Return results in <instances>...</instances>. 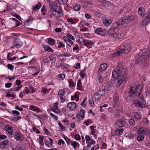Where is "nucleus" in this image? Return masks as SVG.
I'll return each instance as SVG.
<instances>
[{
	"mask_svg": "<svg viewBox=\"0 0 150 150\" xmlns=\"http://www.w3.org/2000/svg\"><path fill=\"white\" fill-rule=\"evenodd\" d=\"M149 50L146 49H143L139 54V57L135 61L136 64H142L149 57Z\"/></svg>",
	"mask_w": 150,
	"mask_h": 150,
	"instance_id": "obj_1",
	"label": "nucleus"
},
{
	"mask_svg": "<svg viewBox=\"0 0 150 150\" xmlns=\"http://www.w3.org/2000/svg\"><path fill=\"white\" fill-rule=\"evenodd\" d=\"M124 48L121 50L117 51L116 52H115L114 54V56H119L120 55L121 53H128L131 50V47L130 44H125L124 45Z\"/></svg>",
	"mask_w": 150,
	"mask_h": 150,
	"instance_id": "obj_2",
	"label": "nucleus"
},
{
	"mask_svg": "<svg viewBox=\"0 0 150 150\" xmlns=\"http://www.w3.org/2000/svg\"><path fill=\"white\" fill-rule=\"evenodd\" d=\"M124 24V22L122 18H121L117 20L116 22L113 23L112 25V29L114 30L115 29H117L118 26L121 25H123Z\"/></svg>",
	"mask_w": 150,
	"mask_h": 150,
	"instance_id": "obj_3",
	"label": "nucleus"
},
{
	"mask_svg": "<svg viewBox=\"0 0 150 150\" xmlns=\"http://www.w3.org/2000/svg\"><path fill=\"white\" fill-rule=\"evenodd\" d=\"M123 21V22L124 24H126L129 23L135 19V18L133 16H126L125 17L122 18Z\"/></svg>",
	"mask_w": 150,
	"mask_h": 150,
	"instance_id": "obj_4",
	"label": "nucleus"
},
{
	"mask_svg": "<svg viewBox=\"0 0 150 150\" xmlns=\"http://www.w3.org/2000/svg\"><path fill=\"white\" fill-rule=\"evenodd\" d=\"M127 74L125 73L123 74L119 78L117 82L119 86H120L123 82L125 81L126 79Z\"/></svg>",
	"mask_w": 150,
	"mask_h": 150,
	"instance_id": "obj_5",
	"label": "nucleus"
},
{
	"mask_svg": "<svg viewBox=\"0 0 150 150\" xmlns=\"http://www.w3.org/2000/svg\"><path fill=\"white\" fill-rule=\"evenodd\" d=\"M127 74L125 73L123 74L119 78L117 82L119 86H120L123 82L125 81L126 79Z\"/></svg>",
	"mask_w": 150,
	"mask_h": 150,
	"instance_id": "obj_6",
	"label": "nucleus"
},
{
	"mask_svg": "<svg viewBox=\"0 0 150 150\" xmlns=\"http://www.w3.org/2000/svg\"><path fill=\"white\" fill-rule=\"evenodd\" d=\"M114 70L112 72V75L113 77L115 79L118 78L121 75L122 71L121 70L117 69Z\"/></svg>",
	"mask_w": 150,
	"mask_h": 150,
	"instance_id": "obj_7",
	"label": "nucleus"
},
{
	"mask_svg": "<svg viewBox=\"0 0 150 150\" xmlns=\"http://www.w3.org/2000/svg\"><path fill=\"white\" fill-rule=\"evenodd\" d=\"M76 107V105L75 102H70L67 103V107L69 108L70 111L75 110Z\"/></svg>",
	"mask_w": 150,
	"mask_h": 150,
	"instance_id": "obj_8",
	"label": "nucleus"
},
{
	"mask_svg": "<svg viewBox=\"0 0 150 150\" xmlns=\"http://www.w3.org/2000/svg\"><path fill=\"white\" fill-rule=\"evenodd\" d=\"M107 67V66L105 63H103L101 64L98 70V73L100 74L104 71Z\"/></svg>",
	"mask_w": 150,
	"mask_h": 150,
	"instance_id": "obj_9",
	"label": "nucleus"
},
{
	"mask_svg": "<svg viewBox=\"0 0 150 150\" xmlns=\"http://www.w3.org/2000/svg\"><path fill=\"white\" fill-rule=\"evenodd\" d=\"M13 43L14 44L13 47H16L17 48L20 47L22 46V43L20 39L19 38L16 39Z\"/></svg>",
	"mask_w": 150,
	"mask_h": 150,
	"instance_id": "obj_10",
	"label": "nucleus"
},
{
	"mask_svg": "<svg viewBox=\"0 0 150 150\" xmlns=\"http://www.w3.org/2000/svg\"><path fill=\"white\" fill-rule=\"evenodd\" d=\"M116 125L118 127L124 126L126 125L125 120L124 119H119Z\"/></svg>",
	"mask_w": 150,
	"mask_h": 150,
	"instance_id": "obj_11",
	"label": "nucleus"
},
{
	"mask_svg": "<svg viewBox=\"0 0 150 150\" xmlns=\"http://www.w3.org/2000/svg\"><path fill=\"white\" fill-rule=\"evenodd\" d=\"M129 97H132L134 94L135 95L136 94V90L134 89V88L133 87H131L130 88L129 91L128 92Z\"/></svg>",
	"mask_w": 150,
	"mask_h": 150,
	"instance_id": "obj_12",
	"label": "nucleus"
},
{
	"mask_svg": "<svg viewBox=\"0 0 150 150\" xmlns=\"http://www.w3.org/2000/svg\"><path fill=\"white\" fill-rule=\"evenodd\" d=\"M137 133L139 134H148L147 130L146 128L141 127L139 128L137 131Z\"/></svg>",
	"mask_w": 150,
	"mask_h": 150,
	"instance_id": "obj_13",
	"label": "nucleus"
},
{
	"mask_svg": "<svg viewBox=\"0 0 150 150\" xmlns=\"http://www.w3.org/2000/svg\"><path fill=\"white\" fill-rule=\"evenodd\" d=\"M150 22V13H149L147 15V16L145 18L144 20L143 21V25H147L149 22Z\"/></svg>",
	"mask_w": 150,
	"mask_h": 150,
	"instance_id": "obj_14",
	"label": "nucleus"
},
{
	"mask_svg": "<svg viewBox=\"0 0 150 150\" xmlns=\"http://www.w3.org/2000/svg\"><path fill=\"white\" fill-rule=\"evenodd\" d=\"M134 117L136 120L138 121L140 120L141 119L142 115L140 112H134Z\"/></svg>",
	"mask_w": 150,
	"mask_h": 150,
	"instance_id": "obj_15",
	"label": "nucleus"
},
{
	"mask_svg": "<svg viewBox=\"0 0 150 150\" xmlns=\"http://www.w3.org/2000/svg\"><path fill=\"white\" fill-rule=\"evenodd\" d=\"M15 138L18 141H22L23 138L22 136L19 134L18 132H16L15 133Z\"/></svg>",
	"mask_w": 150,
	"mask_h": 150,
	"instance_id": "obj_16",
	"label": "nucleus"
},
{
	"mask_svg": "<svg viewBox=\"0 0 150 150\" xmlns=\"http://www.w3.org/2000/svg\"><path fill=\"white\" fill-rule=\"evenodd\" d=\"M134 89L136 90V94L138 95L139 97L140 96V93L142 92V86L139 85L137 86L136 88H134Z\"/></svg>",
	"mask_w": 150,
	"mask_h": 150,
	"instance_id": "obj_17",
	"label": "nucleus"
},
{
	"mask_svg": "<svg viewBox=\"0 0 150 150\" xmlns=\"http://www.w3.org/2000/svg\"><path fill=\"white\" fill-rule=\"evenodd\" d=\"M4 128L11 135L13 134V130L11 127L8 125H6L4 127Z\"/></svg>",
	"mask_w": 150,
	"mask_h": 150,
	"instance_id": "obj_18",
	"label": "nucleus"
},
{
	"mask_svg": "<svg viewBox=\"0 0 150 150\" xmlns=\"http://www.w3.org/2000/svg\"><path fill=\"white\" fill-rule=\"evenodd\" d=\"M103 22L104 25H110L112 22V20L111 19L108 20L106 18H104L103 19Z\"/></svg>",
	"mask_w": 150,
	"mask_h": 150,
	"instance_id": "obj_19",
	"label": "nucleus"
},
{
	"mask_svg": "<svg viewBox=\"0 0 150 150\" xmlns=\"http://www.w3.org/2000/svg\"><path fill=\"white\" fill-rule=\"evenodd\" d=\"M108 33L112 37L114 38L115 35V34L116 33L115 32V30L114 29L111 28L108 31Z\"/></svg>",
	"mask_w": 150,
	"mask_h": 150,
	"instance_id": "obj_20",
	"label": "nucleus"
},
{
	"mask_svg": "<svg viewBox=\"0 0 150 150\" xmlns=\"http://www.w3.org/2000/svg\"><path fill=\"white\" fill-rule=\"evenodd\" d=\"M9 142L8 140H5L4 142L0 143V147L1 149H4L6 145L9 144L8 142Z\"/></svg>",
	"mask_w": 150,
	"mask_h": 150,
	"instance_id": "obj_21",
	"label": "nucleus"
},
{
	"mask_svg": "<svg viewBox=\"0 0 150 150\" xmlns=\"http://www.w3.org/2000/svg\"><path fill=\"white\" fill-rule=\"evenodd\" d=\"M41 6V4L40 3H39L35 6H33L32 8L33 11H36L40 9Z\"/></svg>",
	"mask_w": 150,
	"mask_h": 150,
	"instance_id": "obj_22",
	"label": "nucleus"
},
{
	"mask_svg": "<svg viewBox=\"0 0 150 150\" xmlns=\"http://www.w3.org/2000/svg\"><path fill=\"white\" fill-rule=\"evenodd\" d=\"M124 36V34L123 33H116L115 35L114 38L117 39H121Z\"/></svg>",
	"mask_w": 150,
	"mask_h": 150,
	"instance_id": "obj_23",
	"label": "nucleus"
},
{
	"mask_svg": "<svg viewBox=\"0 0 150 150\" xmlns=\"http://www.w3.org/2000/svg\"><path fill=\"white\" fill-rule=\"evenodd\" d=\"M144 9L141 7H139L138 9V13L142 16H143L145 14Z\"/></svg>",
	"mask_w": 150,
	"mask_h": 150,
	"instance_id": "obj_24",
	"label": "nucleus"
},
{
	"mask_svg": "<svg viewBox=\"0 0 150 150\" xmlns=\"http://www.w3.org/2000/svg\"><path fill=\"white\" fill-rule=\"evenodd\" d=\"M63 39L67 43H68V42H69L71 45H74V42H73V41L71 40L70 39H69L67 37H66L65 36L63 38Z\"/></svg>",
	"mask_w": 150,
	"mask_h": 150,
	"instance_id": "obj_25",
	"label": "nucleus"
},
{
	"mask_svg": "<svg viewBox=\"0 0 150 150\" xmlns=\"http://www.w3.org/2000/svg\"><path fill=\"white\" fill-rule=\"evenodd\" d=\"M123 129H117L115 131V133L116 135H120L122 133Z\"/></svg>",
	"mask_w": 150,
	"mask_h": 150,
	"instance_id": "obj_26",
	"label": "nucleus"
},
{
	"mask_svg": "<svg viewBox=\"0 0 150 150\" xmlns=\"http://www.w3.org/2000/svg\"><path fill=\"white\" fill-rule=\"evenodd\" d=\"M62 135L63 137L64 138L67 144L68 145H69L70 144H71L72 141H71L68 137L64 135L63 134H62Z\"/></svg>",
	"mask_w": 150,
	"mask_h": 150,
	"instance_id": "obj_27",
	"label": "nucleus"
},
{
	"mask_svg": "<svg viewBox=\"0 0 150 150\" xmlns=\"http://www.w3.org/2000/svg\"><path fill=\"white\" fill-rule=\"evenodd\" d=\"M108 90L105 89H101L99 90L98 91V92L99 93L100 95V96H101L104 95L105 93V92L107 91Z\"/></svg>",
	"mask_w": 150,
	"mask_h": 150,
	"instance_id": "obj_28",
	"label": "nucleus"
},
{
	"mask_svg": "<svg viewBox=\"0 0 150 150\" xmlns=\"http://www.w3.org/2000/svg\"><path fill=\"white\" fill-rule=\"evenodd\" d=\"M93 97L95 100H98L101 97L98 91L94 94Z\"/></svg>",
	"mask_w": 150,
	"mask_h": 150,
	"instance_id": "obj_29",
	"label": "nucleus"
},
{
	"mask_svg": "<svg viewBox=\"0 0 150 150\" xmlns=\"http://www.w3.org/2000/svg\"><path fill=\"white\" fill-rule=\"evenodd\" d=\"M43 47L45 50L46 51L51 52L53 51V50L48 46H47L45 45H44Z\"/></svg>",
	"mask_w": 150,
	"mask_h": 150,
	"instance_id": "obj_30",
	"label": "nucleus"
},
{
	"mask_svg": "<svg viewBox=\"0 0 150 150\" xmlns=\"http://www.w3.org/2000/svg\"><path fill=\"white\" fill-rule=\"evenodd\" d=\"M48 42L51 45H53L55 43V40L54 39L50 38L48 39Z\"/></svg>",
	"mask_w": 150,
	"mask_h": 150,
	"instance_id": "obj_31",
	"label": "nucleus"
},
{
	"mask_svg": "<svg viewBox=\"0 0 150 150\" xmlns=\"http://www.w3.org/2000/svg\"><path fill=\"white\" fill-rule=\"evenodd\" d=\"M65 93V91L64 90H60L58 92V95L59 97L63 96Z\"/></svg>",
	"mask_w": 150,
	"mask_h": 150,
	"instance_id": "obj_32",
	"label": "nucleus"
},
{
	"mask_svg": "<svg viewBox=\"0 0 150 150\" xmlns=\"http://www.w3.org/2000/svg\"><path fill=\"white\" fill-rule=\"evenodd\" d=\"M132 103L137 107H139V105H140V102L137 100H133L132 101Z\"/></svg>",
	"mask_w": 150,
	"mask_h": 150,
	"instance_id": "obj_33",
	"label": "nucleus"
},
{
	"mask_svg": "<svg viewBox=\"0 0 150 150\" xmlns=\"http://www.w3.org/2000/svg\"><path fill=\"white\" fill-rule=\"evenodd\" d=\"M71 146H73L74 149H75L77 146L78 148L79 147V144L77 143L76 142L74 141H72L71 143Z\"/></svg>",
	"mask_w": 150,
	"mask_h": 150,
	"instance_id": "obj_34",
	"label": "nucleus"
},
{
	"mask_svg": "<svg viewBox=\"0 0 150 150\" xmlns=\"http://www.w3.org/2000/svg\"><path fill=\"white\" fill-rule=\"evenodd\" d=\"M123 69L124 68L122 63H119L118 64L117 69H118L122 71V70H123Z\"/></svg>",
	"mask_w": 150,
	"mask_h": 150,
	"instance_id": "obj_35",
	"label": "nucleus"
},
{
	"mask_svg": "<svg viewBox=\"0 0 150 150\" xmlns=\"http://www.w3.org/2000/svg\"><path fill=\"white\" fill-rule=\"evenodd\" d=\"M85 113V111L84 110H81L80 111L79 113V115L80 116L81 118H83L84 117V114Z\"/></svg>",
	"mask_w": 150,
	"mask_h": 150,
	"instance_id": "obj_36",
	"label": "nucleus"
},
{
	"mask_svg": "<svg viewBox=\"0 0 150 150\" xmlns=\"http://www.w3.org/2000/svg\"><path fill=\"white\" fill-rule=\"evenodd\" d=\"M129 123L130 125L132 126H134L136 125L134 120L132 119H129Z\"/></svg>",
	"mask_w": 150,
	"mask_h": 150,
	"instance_id": "obj_37",
	"label": "nucleus"
},
{
	"mask_svg": "<svg viewBox=\"0 0 150 150\" xmlns=\"http://www.w3.org/2000/svg\"><path fill=\"white\" fill-rule=\"evenodd\" d=\"M109 2L106 1H104L102 2V4L103 6L106 7L109 6Z\"/></svg>",
	"mask_w": 150,
	"mask_h": 150,
	"instance_id": "obj_38",
	"label": "nucleus"
},
{
	"mask_svg": "<svg viewBox=\"0 0 150 150\" xmlns=\"http://www.w3.org/2000/svg\"><path fill=\"white\" fill-rule=\"evenodd\" d=\"M144 138V136L143 135H139L137 137V140L138 141H142Z\"/></svg>",
	"mask_w": 150,
	"mask_h": 150,
	"instance_id": "obj_39",
	"label": "nucleus"
},
{
	"mask_svg": "<svg viewBox=\"0 0 150 150\" xmlns=\"http://www.w3.org/2000/svg\"><path fill=\"white\" fill-rule=\"evenodd\" d=\"M81 7L78 4H76L74 7V9L76 11H78L79 10Z\"/></svg>",
	"mask_w": 150,
	"mask_h": 150,
	"instance_id": "obj_40",
	"label": "nucleus"
},
{
	"mask_svg": "<svg viewBox=\"0 0 150 150\" xmlns=\"http://www.w3.org/2000/svg\"><path fill=\"white\" fill-rule=\"evenodd\" d=\"M52 15L56 16V13H54L51 9L49 12V16L50 18H52Z\"/></svg>",
	"mask_w": 150,
	"mask_h": 150,
	"instance_id": "obj_41",
	"label": "nucleus"
},
{
	"mask_svg": "<svg viewBox=\"0 0 150 150\" xmlns=\"http://www.w3.org/2000/svg\"><path fill=\"white\" fill-rule=\"evenodd\" d=\"M85 69L81 71L80 75L81 77L82 78H83L84 77L86 76L85 72Z\"/></svg>",
	"mask_w": 150,
	"mask_h": 150,
	"instance_id": "obj_42",
	"label": "nucleus"
},
{
	"mask_svg": "<svg viewBox=\"0 0 150 150\" xmlns=\"http://www.w3.org/2000/svg\"><path fill=\"white\" fill-rule=\"evenodd\" d=\"M69 85L70 87H74L75 86V84L74 83L73 81H69Z\"/></svg>",
	"mask_w": 150,
	"mask_h": 150,
	"instance_id": "obj_43",
	"label": "nucleus"
},
{
	"mask_svg": "<svg viewBox=\"0 0 150 150\" xmlns=\"http://www.w3.org/2000/svg\"><path fill=\"white\" fill-rule=\"evenodd\" d=\"M79 97V96L78 94H76L74 96H71V99L72 100H74L75 99H77Z\"/></svg>",
	"mask_w": 150,
	"mask_h": 150,
	"instance_id": "obj_44",
	"label": "nucleus"
},
{
	"mask_svg": "<svg viewBox=\"0 0 150 150\" xmlns=\"http://www.w3.org/2000/svg\"><path fill=\"white\" fill-rule=\"evenodd\" d=\"M87 143H89V141H91V139L90 137L88 135H86L85 137Z\"/></svg>",
	"mask_w": 150,
	"mask_h": 150,
	"instance_id": "obj_45",
	"label": "nucleus"
},
{
	"mask_svg": "<svg viewBox=\"0 0 150 150\" xmlns=\"http://www.w3.org/2000/svg\"><path fill=\"white\" fill-rule=\"evenodd\" d=\"M51 61H53L55 60L56 58L55 55L53 54H51L49 57Z\"/></svg>",
	"mask_w": 150,
	"mask_h": 150,
	"instance_id": "obj_46",
	"label": "nucleus"
},
{
	"mask_svg": "<svg viewBox=\"0 0 150 150\" xmlns=\"http://www.w3.org/2000/svg\"><path fill=\"white\" fill-rule=\"evenodd\" d=\"M100 32L97 33V34L100 35H105V33L103 31L102 28H100Z\"/></svg>",
	"mask_w": 150,
	"mask_h": 150,
	"instance_id": "obj_47",
	"label": "nucleus"
},
{
	"mask_svg": "<svg viewBox=\"0 0 150 150\" xmlns=\"http://www.w3.org/2000/svg\"><path fill=\"white\" fill-rule=\"evenodd\" d=\"M87 42H85V45L86 46H88L89 45H93V43L92 41H90L88 42L89 40H87Z\"/></svg>",
	"mask_w": 150,
	"mask_h": 150,
	"instance_id": "obj_48",
	"label": "nucleus"
},
{
	"mask_svg": "<svg viewBox=\"0 0 150 150\" xmlns=\"http://www.w3.org/2000/svg\"><path fill=\"white\" fill-rule=\"evenodd\" d=\"M59 45L58 46V47L59 48L61 47H65V45L62 42H60L59 43Z\"/></svg>",
	"mask_w": 150,
	"mask_h": 150,
	"instance_id": "obj_49",
	"label": "nucleus"
},
{
	"mask_svg": "<svg viewBox=\"0 0 150 150\" xmlns=\"http://www.w3.org/2000/svg\"><path fill=\"white\" fill-rule=\"evenodd\" d=\"M7 66L8 69H10L11 70H13L14 68L13 66L10 64H8Z\"/></svg>",
	"mask_w": 150,
	"mask_h": 150,
	"instance_id": "obj_50",
	"label": "nucleus"
},
{
	"mask_svg": "<svg viewBox=\"0 0 150 150\" xmlns=\"http://www.w3.org/2000/svg\"><path fill=\"white\" fill-rule=\"evenodd\" d=\"M127 137L129 139H133L134 137V135L132 134H129L127 135Z\"/></svg>",
	"mask_w": 150,
	"mask_h": 150,
	"instance_id": "obj_51",
	"label": "nucleus"
},
{
	"mask_svg": "<svg viewBox=\"0 0 150 150\" xmlns=\"http://www.w3.org/2000/svg\"><path fill=\"white\" fill-rule=\"evenodd\" d=\"M67 38H69L73 40H74V38L72 35L70 34L67 35Z\"/></svg>",
	"mask_w": 150,
	"mask_h": 150,
	"instance_id": "obj_52",
	"label": "nucleus"
},
{
	"mask_svg": "<svg viewBox=\"0 0 150 150\" xmlns=\"http://www.w3.org/2000/svg\"><path fill=\"white\" fill-rule=\"evenodd\" d=\"M146 106V103H144V102L142 103V102H140V105H139V107H140L141 108H144Z\"/></svg>",
	"mask_w": 150,
	"mask_h": 150,
	"instance_id": "obj_53",
	"label": "nucleus"
},
{
	"mask_svg": "<svg viewBox=\"0 0 150 150\" xmlns=\"http://www.w3.org/2000/svg\"><path fill=\"white\" fill-rule=\"evenodd\" d=\"M62 9L60 8V9H59V11H58V14L60 16H62L63 15V13H62Z\"/></svg>",
	"mask_w": 150,
	"mask_h": 150,
	"instance_id": "obj_54",
	"label": "nucleus"
},
{
	"mask_svg": "<svg viewBox=\"0 0 150 150\" xmlns=\"http://www.w3.org/2000/svg\"><path fill=\"white\" fill-rule=\"evenodd\" d=\"M12 85L11 83H7L5 84V87L7 88H9Z\"/></svg>",
	"mask_w": 150,
	"mask_h": 150,
	"instance_id": "obj_55",
	"label": "nucleus"
},
{
	"mask_svg": "<svg viewBox=\"0 0 150 150\" xmlns=\"http://www.w3.org/2000/svg\"><path fill=\"white\" fill-rule=\"evenodd\" d=\"M75 138L77 140H79L81 139V137L78 134H76L75 136Z\"/></svg>",
	"mask_w": 150,
	"mask_h": 150,
	"instance_id": "obj_56",
	"label": "nucleus"
},
{
	"mask_svg": "<svg viewBox=\"0 0 150 150\" xmlns=\"http://www.w3.org/2000/svg\"><path fill=\"white\" fill-rule=\"evenodd\" d=\"M64 141L62 139H59L58 142V144L59 145H61V143L63 145L64 144Z\"/></svg>",
	"mask_w": 150,
	"mask_h": 150,
	"instance_id": "obj_57",
	"label": "nucleus"
},
{
	"mask_svg": "<svg viewBox=\"0 0 150 150\" xmlns=\"http://www.w3.org/2000/svg\"><path fill=\"white\" fill-rule=\"evenodd\" d=\"M6 96L8 97H13L14 96V95L13 93L11 94L9 93H7V94L6 95Z\"/></svg>",
	"mask_w": 150,
	"mask_h": 150,
	"instance_id": "obj_58",
	"label": "nucleus"
},
{
	"mask_svg": "<svg viewBox=\"0 0 150 150\" xmlns=\"http://www.w3.org/2000/svg\"><path fill=\"white\" fill-rule=\"evenodd\" d=\"M59 76L61 78L62 80H63L65 77V75L64 74H59Z\"/></svg>",
	"mask_w": 150,
	"mask_h": 150,
	"instance_id": "obj_59",
	"label": "nucleus"
},
{
	"mask_svg": "<svg viewBox=\"0 0 150 150\" xmlns=\"http://www.w3.org/2000/svg\"><path fill=\"white\" fill-rule=\"evenodd\" d=\"M21 82L20 80H17L16 81V84L18 86H20L21 84Z\"/></svg>",
	"mask_w": 150,
	"mask_h": 150,
	"instance_id": "obj_60",
	"label": "nucleus"
},
{
	"mask_svg": "<svg viewBox=\"0 0 150 150\" xmlns=\"http://www.w3.org/2000/svg\"><path fill=\"white\" fill-rule=\"evenodd\" d=\"M58 103L57 102H56L54 104L53 108L56 109H58Z\"/></svg>",
	"mask_w": 150,
	"mask_h": 150,
	"instance_id": "obj_61",
	"label": "nucleus"
},
{
	"mask_svg": "<svg viewBox=\"0 0 150 150\" xmlns=\"http://www.w3.org/2000/svg\"><path fill=\"white\" fill-rule=\"evenodd\" d=\"M58 125L62 130H63L64 129V127L59 122L58 123Z\"/></svg>",
	"mask_w": 150,
	"mask_h": 150,
	"instance_id": "obj_62",
	"label": "nucleus"
},
{
	"mask_svg": "<svg viewBox=\"0 0 150 150\" xmlns=\"http://www.w3.org/2000/svg\"><path fill=\"white\" fill-rule=\"evenodd\" d=\"M89 103L91 106H93L94 105V103L93 101H92L91 100H89Z\"/></svg>",
	"mask_w": 150,
	"mask_h": 150,
	"instance_id": "obj_63",
	"label": "nucleus"
},
{
	"mask_svg": "<svg viewBox=\"0 0 150 150\" xmlns=\"http://www.w3.org/2000/svg\"><path fill=\"white\" fill-rule=\"evenodd\" d=\"M62 31V29L60 28H57L55 29V31L56 32L59 33Z\"/></svg>",
	"mask_w": 150,
	"mask_h": 150,
	"instance_id": "obj_64",
	"label": "nucleus"
}]
</instances>
